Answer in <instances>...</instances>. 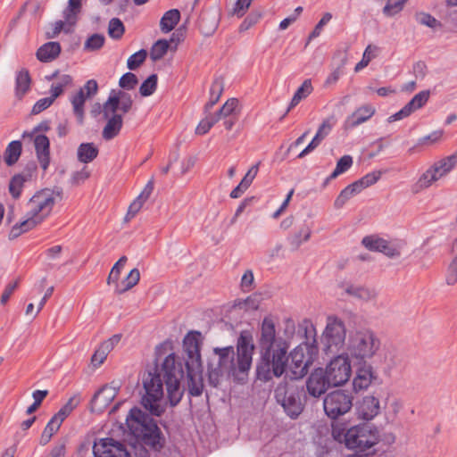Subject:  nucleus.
I'll return each instance as SVG.
<instances>
[{
    "mask_svg": "<svg viewBox=\"0 0 457 457\" xmlns=\"http://www.w3.org/2000/svg\"><path fill=\"white\" fill-rule=\"evenodd\" d=\"M183 376L182 366L177 361V356L170 353L163 360L161 367H155L153 372H148L143 380L145 395L142 404L153 415L160 416L164 411L163 384L166 386L167 397L171 406L177 405L182 396L180 379Z\"/></svg>",
    "mask_w": 457,
    "mask_h": 457,
    "instance_id": "1",
    "label": "nucleus"
},
{
    "mask_svg": "<svg viewBox=\"0 0 457 457\" xmlns=\"http://www.w3.org/2000/svg\"><path fill=\"white\" fill-rule=\"evenodd\" d=\"M259 346L261 360L256 368L257 378L266 382L273 377L282 376L288 361L289 345L282 337H277L275 322L270 316L261 324Z\"/></svg>",
    "mask_w": 457,
    "mask_h": 457,
    "instance_id": "2",
    "label": "nucleus"
},
{
    "mask_svg": "<svg viewBox=\"0 0 457 457\" xmlns=\"http://www.w3.org/2000/svg\"><path fill=\"white\" fill-rule=\"evenodd\" d=\"M403 409V401L392 395L390 390H386L380 397L373 396V456L379 452L388 453V449L395 443V434L387 428L398 418Z\"/></svg>",
    "mask_w": 457,
    "mask_h": 457,
    "instance_id": "3",
    "label": "nucleus"
},
{
    "mask_svg": "<svg viewBox=\"0 0 457 457\" xmlns=\"http://www.w3.org/2000/svg\"><path fill=\"white\" fill-rule=\"evenodd\" d=\"M357 418L360 422L351 428L345 422H332L331 436L347 449L361 453L371 447V405L369 401L364 400L357 406Z\"/></svg>",
    "mask_w": 457,
    "mask_h": 457,
    "instance_id": "4",
    "label": "nucleus"
},
{
    "mask_svg": "<svg viewBox=\"0 0 457 457\" xmlns=\"http://www.w3.org/2000/svg\"><path fill=\"white\" fill-rule=\"evenodd\" d=\"M254 344L253 334L250 330H243L237 341V358L233 346L222 348L216 347L213 353L218 356V370L210 372V379L219 376V373L226 372L228 375L237 376L238 373L247 372L253 361Z\"/></svg>",
    "mask_w": 457,
    "mask_h": 457,
    "instance_id": "5",
    "label": "nucleus"
},
{
    "mask_svg": "<svg viewBox=\"0 0 457 457\" xmlns=\"http://www.w3.org/2000/svg\"><path fill=\"white\" fill-rule=\"evenodd\" d=\"M55 203L56 195L53 190L36 192L26 204L24 219L12 226L9 237L16 238L41 224L51 214Z\"/></svg>",
    "mask_w": 457,
    "mask_h": 457,
    "instance_id": "6",
    "label": "nucleus"
},
{
    "mask_svg": "<svg viewBox=\"0 0 457 457\" xmlns=\"http://www.w3.org/2000/svg\"><path fill=\"white\" fill-rule=\"evenodd\" d=\"M396 348L388 341L373 338V385L389 381L401 363Z\"/></svg>",
    "mask_w": 457,
    "mask_h": 457,
    "instance_id": "7",
    "label": "nucleus"
},
{
    "mask_svg": "<svg viewBox=\"0 0 457 457\" xmlns=\"http://www.w3.org/2000/svg\"><path fill=\"white\" fill-rule=\"evenodd\" d=\"M133 100L129 94L122 90H112L106 102L103 105V114L107 119L102 136L105 140L114 138L120 133L123 120L122 115L118 111L127 113L132 108Z\"/></svg>",
    "mask_w": 457,
    "mask_h": 457,
    "instance_id": "8",
    "label": "nucleus"
},
{
    "mask_svg": "<svg viewBox=\"0 0 457 457\" xmlns=\"http://www.w3.org/2000/svg\"><path fill=\"white\" fill-rule=\"evenodd\" d=\"M126 432L137 441L155 445L159 428L154 420L140 409L132 408L126 418Z\"/></svg>",
    "mask_w": 457,
    "mask_h": 457,
    "instance_id": "9",
    "label": "nucleus"
},
{
    "mask_svg": "<svg viewBox=\"0 0 457 457\" xmlns=\"http://www.w3.org/2000/svg\"><path fill=\"white\" fill-rule=\"evenodd\" d=\"M346 338V328L342 320L336 316H328L322 333L324 350L328 353H337L344 348Z\"/></svg>",
    "mask_w": 457,
    "mask_h": 457,
    "instance_id": "10",
    "label": "nucleus"
},
{
    "mask_svg": "<svg viewBox=\"0 0 457 457\" xmlns=\"http://www.w3.org/2000/svg\"><path fill=\"white\" fill-rule=\"evenodd\" d=\"M275 398L287 414L295 419L298 417L303 411V404L300 400L297 388L287 382H282L278 385L275 389Z\"/></svg>",
    "mask_w": 457,
    "mask_h": 457,
    "instance_id": "11",
    "label": "nucleus"
},
{
    "mask_svg": "<svg viewBox=\"0 0 457 457\" xmlns=\"http://www.w3.org/2000/svg\"><path fill=\"white\" fill-rule=\"evenodd\" d=\"M324 373L332 386H339L348 381L351 376V364L347 357L338 355L327 365Z\"/></svg>",
    "mask_w": 457,
    "mask_h": 457,
    "instance_id": "12",
    "label": "nucleus"
},
{
    "mask_svg": "<svg viewBox=\"0 0 457 457\" xmlns=\"http://www.w3.org/2000/svg\"><path fill=\"white\" fill-rule=\"evenodd\" d=\"M324 411L326 414L336 420L337 417L348 412L352 407L351 396L344 391L337 390L329 393L324 399Z\"/></svg>",
    "mask_w": 457,
    "mask_h": 457,
    "instance_id": "13",
    "label": "nucleus"
},
{
    "mask_svg": "<svg viewBox=\"0 0 457 457\" xmlns=\"http://www.w3.org/2000/svg\"><path fill=\"white\" fill-rule=\"evenodd\" d=\"M406 242L397 237H382L373 235V252L384 254L388 259H399Z\"/></svg>",
    "mask_w": 457,
    "mask_h": 457,
    "instance_id": "14",
    "label": "nucleus"
},
{
    "mask_svg": "<svg viewBox=\"0 0 457 457\" xmlns=\"http://www.w3.org/2000/svg\"><path fill=\"white\" fill-rule=\"evenodd\" d=\"M120 388L117 381H112L101 387L94 395L91 401V411L103 412L114 400Z\"/></svg>",
    "mask_w": 457,
    "mask_h": 457,
    "instance_id": "15",
    "label": "nucleus"
},
{
    "mask_svg": "<svg viewBox=\"0 0 457 457\" xmlns=\"http://www.w3.org/2000/svg\"><path fill=\"white\" fill-rule=\"evenodd\" d=\"M95 457H129V454L122 444L112 438H100L93 446Z\"/></svg>",
    "mask_w": 457,
    "mask_h": 457,
    "instance_id": "16",
    "label": "nucleus"
},
{
    "mask_svg": "<svg viewBox=\"0 0 457 457\" xmlns=\"http://www.w3.org/2000/svg\"><path fill=\"white\" fill-rule=\"evenodd\" d=\"M353 355L356 359H359L357 365V374L353 379V389L356 393H361L370 386L371 385V368L370 366H365L366 361V351L362 352L361 349L358 353L354 352Z\"/></svg>",
    "mask_w": 457,
    "mask_h": 457,
    "instance_id": "17",
    "label": "nucleus"
},
{
    "mask_svg": "<svg viewBox=\"0 0 457 457\" xmlns=\"http://www.w3.org/2000/svg\"><path fill=\"white\" fill-rule=\"evenodd\" d=\"M199 337V332H189L184 337L183 348L187 355L186 366L200 367L202 364Z\"/></svg>",
    "mask_w": 457,
    "mask_h": 457,
    "instance_id": "18",
    "label": "nucleus"
},
{
    "mask_svg": "<svg viewBox=\"0 0 457 457\" xmlns=\"http://www.w3.org/2000/svg\"><path fill=\"white\" fill-rule=\"evenodd\" d=\"M331 384L328 382L324 370L317 369L312 372L306 382L308 393L313 397H319L323 395Z\"/></svg>",
    "mask_w": 457,
    "mask_h": 457,
    "instance_id": "19",
    "label": "nucleus"
},
{
    "mask_svg": "<svg viewBox=\"0 0 457 457\" xmlns=\"http://www.w3.org/2000/svg\"><path fill=\"white\" fill-rule=\"evenodd\" d=\"M312 233V223L303 220L296 224L294 231L287 237V242L293 249L297 250L303 244L311 239Z\"/></svg>",
    "mask_w": 457,
    "mask_h": 457,
    "instance_id": "20",
    "label": "nucleus"
},
{
    "mask_svg": "<svg viewBox=\"0 0 457 457\" xmlns=\"http://www.w3.org/2000/svg\"><path fill=\"white\" fill-rule=\"evenodd\" d=\"M336 120L333 117L328 118L322 121L314 137L309 145L298 154V158H303L314 149H316L321 141L331 132Z\"/></svg>",
    "mask_w": 457,
    "mask_h": 457,
    "instance_id": "21",
    "label": "nucleus"
},
{
    "mask_svg": "<svg viewBox=\"0 0 457 457\" xmlns=\"http://www.w3.org/2000/svg\"><path fill=\"white\" fill-rule=\"evenodd\" d=\"M186 367L188 393L192 396H200L204 390L203 366L187 365Z\"/></svg>",
    "mask_w": 457,
    "mask_h": 457,
    "instance_id": "22",
    "label": "nucleus"
},
{
    "mask_svg": "<svg viewBox=\"0 0 457 457\" xmlns=\"http://www.w3.org/2000/svg\"><path fill=\"white\" fill-rule=\"evenodd\" d=\"M31 138L39 164L46 170L50 164V141L45 135H35Z\"/></svg>",
    "mask_w": 457,
    "mask_h": 457,
    "instance_id": "23",
    "label": "nucleus"
},
{
    "mask_svg": "<svg viewBox=\"0 0 457 457\" xmlns=\"http://www.w3.org/2000/svg\"><path fill=\"white\" fill-rule=\"evenodd\" d=\"M121 336L119 334L113 335L109 339L103 342L94 353L91 362L94 366L98 367L104 363L109 353L114 348L115 345L120 341Z\"/></svg>",
    "mask_w": 457,
    "mask_h": 457,
    "instance_id": "24",
    "label": "nucleus"
},
{
    "mask_svg": "<svg viewBox=\"0 0 457 457\" xmlns=\"http://www.w3.org/2000/svg\"><path fill=\"white\" fill-rule=\"evenodd\" d=\"M371 118V109L369 105H363L356 109L345 121V129L355 128Z\"/></svg>",
    "mask_w": 457,
    "mask_h": 457,
    "instance_id": "25",
    "label": "nucleus"
},
{
    "mask_svg": "<svg viewBox=\"0 0 457 457\" xmlns=\"http://www.w3.org/2000/svg\"><path fill=\"white\" fill-rule=\"evenodd\" d=\"M153 184L149 182L139 194V195L130 204L126 214V219L130 220L134 218L143 207L144 204L147 201L153 192Z\"/></svg>",
    "mask_w": 457,
    "mask_h": 457,
    "instance_id": "26",
    "label": "nucleus"
},
{
    "mask_svg": "<svg viewBox=\"0 0 457 457\" xmlns=\"http://www.w3.org/2000/svg\"><path fill=\"white\" fill-rule=\"evenodd\" d=\"M61 52L60 44L48 42L40 46L37 51V58L41 62H51L55 59Z\"/></svg>",
    "mask_w": 457,
    "mask_h": 457,
    "instance_id": "27",
    "label": "nucleus"
},
{
    "mask_svg": "<svg viewBox=\"0 0 457 457\" xmlns=\"http://www.w3.org/2000/svg\"><path fill=\"white\" fill-rule=\"evenodd\" d=\"M30 76L28 70L22 69L17 72L15 79V94L21 99L30 88Z\"/></svg>",
    "mask_w": 457,
    "mask_h": 457,
    "instance_id": "28",
    "label": "nucleus"
},
{
    "mask_svg": "<svg viewBox=\"0 0 457 457\" xmlns=\"http://www.w3.org/2000/svg\"><path fill=\"white\" fill-rule=\"evenodd\" d=\"M63 420L57 414H54L50 419L41 434L40 445H45L50 442L52 436L59 430Z\"/></svg>",
    "mask_w": 457,
    "mask_h": 457,
    "instance_id": "29",
    "label": "nucleus"
},
{
    "mask_svg": "<svg viewBox=\"0 0 457 457\" xmlns=\"http://www.w3.org/2000/svg\"><path fill=\"white\" fill-rule=\"evenodd\" d=\"M180 20V12L178 9L167 11L160 21V29L163 33L171 31Z\"/></svg>",
    "mask_w": 457,
    "mask_h": 457,
    "instance_id": "30",
    "label": "nucleus"
},
{
    "mask_svg": "<svg viewBox=\"0 0 457 457\" xmlns=\"http://www.w3.org/2000/svg\"><path fill=\"white\" fill-rule=\"evenodd\" d=\"M22 151V144L19 140H13L10 142L4 153V160L6 165L12 166L15 164Z\"/></svg>",
    "mask_w": 457,
    "mask_h": 457,
    "instance_id": "31",
    "label": "nucleus"
},
{
    "mask_svg": "<svg viewBox=\"0 0 457 457\" xmlns=\"http://www.w3.org/2000/svg\"><path fill=\"white\" fill-rule=\"evenodd\" d=\"M98 155V148L93 143H82L78 147V160L83 163L91 162Z\"/></svg>",
    "mask_w": 457,
    "mask_h": 457,
    "instance_id": "32",
    "label": "nucleus"
},
{
    "mask_svg": "<svg viewBox=\"0 0 457 457\" xmlns=\"http://www.w3.org/2000/svg\"><path fill=\"white\" fill-rule=\"evenodd\" d=\"M237 99L229 98L224 103V104L220 108L218 112L213 113V116L215 117V119H217V121L220 120L221 119L237 117Z\"/></svg>",
    "mask_w": 457,
    "mask_h": 457,
    "instance_id": "33",
    "label": "nucleus"
},
{
    "mask_svg": "<svg viewBox=\"0 0 457 457\" xmlns=\"http://www.w3.org/2000/svg\"><path fill=\"white\" fill-rule=\"evenodd\" d=\"M224 90V84L220 79H216L210 87L209 101L204 105V112H209L220 100Z\"/></svg>",
    "mask_w": 457,
    "mask_h": 457,
    "instance_id": "34",
    "label": "nucleus"
},
{
    "mask_svg": "<svg viewBox=\"0 0 457 457\" xmlns=\"http://www.w3.org/2000/svg\"><path fill=\"white\" fill-rule=\"evenodd\" d=\"M140 279V272L138 269H132L128 276L120 282L115 285V291L118 294H122L133 287H135Z\"/></svg>",
    "mask_w": 457,
    "mask_h": 457,
    "instance_id": "35",
    "label": "nucleus"
},
{
    "mask_svg": "<svg viewBox=\"0 0 457 457\" xmlns=\"http://www.w3.org/2000/svg\"><path fill=\"white\" fill-rule=\"evenodd\" d=\"M457 164V154L449 155L436 162L432 167L441 179L450 172Z\"/></svg>",
    "mask_w": 457,
    "mask_h": 457,
    "instance_id": "36",
    "label": "nucleus"
},
{
    "mask_svg": "<svg viewBox=\"0 0 457 457\" xmlns=\"http://www.w3.org/2000/svg\"><path fill=\"white\" fill-rule=\"evenodd\" d=\"M313 87L311 79H305L293 96L288 110L295 107L302 100L310 96Z\"/></svg>",
    "mask_w": 457,
    "mask_h": 457,
    "instance_id": "37",
    "label": "nucleus"
},
{
    "mask_svg": "<svg viewBox=\"0 0 457 457\" xmlns=\"http://www.w3.org/2000/svg\"><path fill=\"white\" fill-rule=\"evenodd\" d=\"M72 83V78L68 74H63L58 77L57 80L54 81L50 87L51 96L55 100L60 96L64 89L71 86Z\"/></svg>",
    "mask_w": 457,
    "mask_h": 457,
    "instance_id": "38",
    "label": "nucleus"
},
{
    "mask_svg": "<svg viewBox=\"0 0 457 457\" xmlns=\"http://www.w3.org/2000/svg\"><path fill=\"white\" fill-rule=\"evenodd\" d=\"M438 179H440L439 176L436 174L433 167H430L420 177L416 182L415 191L418 192L420 190L428 188Z\"/></svg>",
    "mask_w": 457,
    "mask_h": 457,
    "instance_id": "39",
    "label": "nucleus"
},
{
    "mask_svg": "<svg viewBox=\"0 0 457 457\" xmlns=\"http://www.w3.org/2000/svg\"><path fill=\"white\" fill-rule=\"evenodd\" d=\"M85 93L82 91H78L74 96L71 98V103L72 104L74 114L77 116L79 120L81 122L84 116V104L86 102Z\"/></svg>",
    "mask_w": 457,
    "mask_h": 457,
    "instance_id": "40",
    "label": "nucleus"
},
{
    "mask_svg": "<svg viewBox=\"0 0 457 457\" xmlns=\"http://www.w3.org/2000/svg\"><path fill=\"white\" fill-rule=\"evenodd\" d=\"M292 362L295 363L296 370H294L295 375L303 376L307 372V363L304 361V355L302 350L295 349L291 353Z\"/></svg>",
    "mask_w": 457,
    "mask_h": 457,
    "instance_id": "41",
    "label": "nucleus"
},
{
    "mask_svg": "<svg viewBox=\"0 0 457 457\" xmlns=\"http://www.w3.org/2000/svg\"><path fill=\"white\" fill-rule=\"evenodd\" d=\"M170 42L165 39L156 41L151 48L150 56L153 61L161 60L168 52Z\"/></svg>",
    "mask_w": 457,
    "mask_h": 457,
    "instance_id": "42",
    "label": "nucleus"
},
{
    "mask_svg": "<svg viewBox=\"0 0 457 457\" xmlns=\"http://www.w3.org/2000/svg\"><path fill=\"white\" fill-rule=\"evenodd\" d=\"M353 165V158L351 155L342 156L337 162L336 168L329 176V179H334L339 175L346 172Z\"/></svg>",
    "mask_w": 457,
    "mask_h": 457,
    "instance_id": "43",
    "label": "nucleus"
},
{
    "mask_svg": "<svg viewBox=\"0 0 457 457\" xmlns=\"http://www.w3.org/2000/svg\"><path fill=\"white\" fill-rule=\"evenodd\" d=\"M25 179L22 175H15L12 178L9 184V192L14 199H18L21 196Z\"/></svg>",
    "mask_w": 457,
    "mask_h": 457,
    "instance_id": "44",
    "label": "nucleus"
},
{
    "mask_svg": "<svg viewBox=\"0 0 457 457\" xmlns=\"http://www.w3.org/2000/svg\"><path fill=\"white\" fill-rule=\"evenodd\" d=\"M217 122V119H215L213 114L207 115L204 119L201 120L196 126L195 134L199 136L207 134Z\"/></svg>",
    "mask_w": 457,
    "mask_h": 457,
    "instance_id": "45",
    "label": "nucleus"
},
{
    "mask_svg": "<svg viewBox=\"0 0 457 457\" xmlns=\"http://www.w3.org/2000/svg\"><path fill=\"white\" fill-rule=\"evenodd\" d=\"M124 25L118 18H112L108 26V34L114 39H119L124 34Z\"/></svg>",
    "mask_w": 457,
    "mask_h": 457,
    "instance_id": "46",
    "label": "nucleus"
},
{
    "mask_svg": "<svg viewBox=\"0 0 457 457\" xmlns=\"http://www.w3.org/2000/svg\"><path fill=\"white\" fill-rule=\"evenodd\" d=\"M157 87V75H150L140 86L139 92L143 96L154 94Z\"/></svg>",
    "mask_w": 457,
    "mask_h": 457,
    "instance_id": "47",
    "label": "nucleus"
},
{
    "mask_svg": "<svg viewBox=\"0 0 457 457\" xmlns=\"http://www.w3.org/2000/svg\"><path fill=\"white\" fill-rule=\"evenodd\" d=\"M407 0H387L386 4L383 8V13L386 16H393L400 12Z\"/></svg>",
    "mask_w": 457,
    "mask_h": 457,
    "instance_id": "48",
    "label": "nucleus"
},
{
    "mask_svg": "<svg viewBox=\"0 0 457 457\" xmlns=\"http://www.w3.org/2000/svg\"><path fill=\"white\" fill-rule=\"evenodd\" d=\"M429 98V91H420L413 96V98L406 104L411 112L421 108Z\"/></svg>",
    "mask_w": 457,
    "mask_h": 457,
    "instance_id": "49",
    "label": "nucleus"
},
{
    "mask_svg": "<svg viewBox=\"0 0 457 457\" xmlns=\"http://www.w3.org/2000/svg\"><path fill=\"white\" fill-rule=\"evenodd\" d=\"M79 402L80 399L78 395L71 397L56 414L62 420H65L79 405Z\"/></svg>",
    "mask_w": 457,
    "mask_h": 457,
    "instance_id": "50",
    "label": "nucleus"
},
{
    "mask_svg": "<svg viewBox=\"0 0 457 457\" xmlns=\"http://www.w3.org/2000/svg\"><path fill=\"white\" fill-rule=\"evenodd\" d=\"M126 262H127V257L126 256H122L113 265V267L112 268L111 272L109 274V277L107 278V283L109 285H111L112 283L116 285L118 283V280H119V278H120V270L124 267Z\"/></svg>",
    "mask_w": 457,
    "mask_h": 457,
    "instance_id": "51",
    "label": "nucleus"
},
{
    "mask_svg": "<svg viewBox=\"0 0 457 457\" xmlns=\"http://www.w3.org/2000/svg\"><path fill=\"white\" fill-rule=\"evenodd\" d=\"M147 52L144 49L137 51V53L130 55L127 61V66L129 70H136L139 67L145 60Z\"/></svg>",
    "mask_w": 457,
    "mask_h": 457,
    "instance_id": "52",
    "label": "nucleus"
},
{
    "mask_svg": "<svg viewBox=\"0 0 457 457\" xmlns=\"http://www.w3.org/2000/svg\"><path fill=\"white\" fill-rule=\"evenodd\" d=\"M370 185L371 177L369 174H367L365 177L353 182V184L347 186L346 187L350 189V191L355 195L361 193L363 189L369 187Z\"/></svg>",
    "mask_w": 457,
    "mask_h": 457,
    "instance_id": "53",
    "label": "nucleus"
},
{
    "mask_svg": "<svg viewBox=\"0 0 457 457\" xmlns=\"http://www.w3.org/2000/svg\"><path fill=\"white\" fill-rule=\"evenodd\" d=\"M259 165L260 162L256 164L253 165L246 172V174L244 176L242 180L240 181L239 185L241 187H243L245 190H247L251 184L253 183V179L258 174L259 171Z\"/></svg>",
    "mask_w": 457,
    "mask_h": 457,
    "instance_id": "54",
    "label": "nucleus"
},
{
    "mask_svg": "<svg viewBox=\"0 0 457 457\" xmlns=\"http://www.w3.org/2000/svg\"><path fill=\"white\" fill-rule=\"evenodd\" d=\"M104 43V37L100 34H94L85 42L84 47L89 51L100 49Z\"/></svg>",
    "mask_w": 457,
    "mask_h": 457,
    "instance_id": "55",
    "label": "nucleus"
},
{
    "mask_svg": "<svg viewBox=\"0 0 457 457\" xmlns=\"http://www.w3.org/2000/svg\"><path fill=\"white\" fill-rule=\"evenodd\" d=\"M445 283L448 286L457 284V258H453L447 267L445 272Z\"/></svg>",
    "mask_w": 457,
    "mask_h": 457,
    "instance_id": "56",
    "label": "nucleus"
},
{
    "mask_svg": "<svg viewBox=\"0 0 457 457\" xmlns=\"http://www.w3.org/2000/svg\"><path fill=\"white\" fill-rule=\"evenodd\" d=\"M137 84V76L132 72H127L120 79L119 85L126 90L133 89Z\"/></svg>",
    "mask_w": 457,
    "mask_h": 457,
    "instance_id": "57",
    "label": "nucleus"
},
{
    "mask_svg": "<svg viewBox=\"0 0 457 457\" xmlns=\"http://www.w3.org/2000/svg\"><path fill=\"white\" fill-rule=\"evenodd\" d=\"M54 102V99L51 96L48 97H44V98L39 99L33 105L31 113L36 115V114L42 112L43 111L47 109L49 106H51Z\"/></svg>",
    "mask_w": 457,
    "mask_h": 457,
    "instance_id": "58",
    "label": "nucleus"
},
{
    "mask_svg": "<svg viewBox=\"0 0 457 457\" xmlns=\"http://www.w3.org/2000/svg\"><path fill=\"white\" fill-rule=\"evenodd\" d=\"M331 19H332L331 13L326 12L322 16L320 21L318 22V24L315 26V28L312 30V32L310 34L309 40H312V38H315V37H319L320 34L321 33V30H322L323 27L326 24H328L330 21Z\"/></svg>",
    "mask_w": 457,
    "mask_h": 457,
    "instance_id": "59",
    "label": "nucleus"
},
{
    "mask_svg": "<svg viewBox=\"0 0 457 457\" xmlns=\"http://www.w3.org/2000/svg\"><path fill=\"white\" fill-rule=\"evenodd\" d=\"M79 91H82L85 93L86 98H91L96 96L98 91V85L96 80L89 79L86 82V84L79 88Z\"/></svg>",
    "mask_w": 457,
    "mask_h": 457,
    "instance_id": "60",
    "label": "nucleus"
},
{
    "mask_svg": "<svg viewBox=\"0 0 457 457\" xmlns=\"http://www.w3.org/2000/svg\"><path fill=\"white\" fill-rule=\"evenodd\" d=\"M80 10L74 9L71 7H67L63 12L64 22L71 29L77 21V16L79 13Z\"/></svg>",
    "mask_w": 457,
    "mask_h": 457,
    "instance_id": "61",
    "label": "nucleus"
},
{
    "mask_svg": "<svg viewBox=\"0 0 457 457\" xmlns=\"http://www.w3.org/2000/svg\"><path fill=\"white\" fill-rule=\"evenodd\" d=\"M354 195L348 189L347 187H345L338 196L336 198L334 202V206L337 209H341L346 202L352 198Z\"/></svg>",
    "mask_w": 457,
    "mask_h": 457,
    "instance_id": "62",
    "label": "nucleus"
},
{
    "mask_svg": "<svg viewBox=\"0 0 457 457\" xmlns=\"http://www.w3.org/2000/svg\"><path fill=\"white\" fill-rule=\"evenodd\" d=\"M417 21L419 23L428 26L429 28H436L439 25V21L432 15L425 12L417 14Z\"/></svg>",
    "mask_w": 457,
    "mask_h": 457,
    "instance_id": "63",
    "label": "nucleus"
},
{
    "mask_svg": "<svg viewBox=\"0 0 457 457\" xmlns=\"http://www.w3.org/2000/svg\"><path fill=\"white\" fill-rule=\"evenodd\" d=\"M17 286H18V282L17 281L11 282V283L6 285V287H4L3 293H2V295L0 296V303H1V304L4 305V304L7 303V302L9 301L11 295L13 294V292L17 288Z\"/></svg>",
    "mask_w": 457,
    "mask_h": 457,
    "instance_id": "64",
    "label": "nucleus"
}]
</instances>
